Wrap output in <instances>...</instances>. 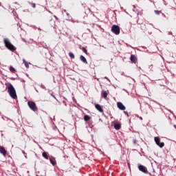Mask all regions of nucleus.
Masks as SVG:
<instances>
[{"mask_svg":"<svg viewBox=\"0 0 176 176\" xmlns=\"http://www.w3.org/2000/svg\"><path fill=\"white\" fill-rule=\"evenodd\" d=\"M8 89V93H9L11 98H13V100H16L17 98V94H16V89H14V87L12 84H10Z\"/></svg>","mask_w":176,"mask_h":176,"instance_id":"nucleus-1","label":"nucleus"},{"mask_svg":"<svg viewBox=\"0 0 176 176\" xmlns=\"http://www.w3.org/2000/svg\"><path fill=\"white\" fill-rule=\"evenodd\" d=\"M3 42L6 47H7L8 50H10L11 52H16V47L10 43L9 38H4Z\"/></svg>","mask_w":176,"mask_h":176,"instance_id":"nucleus-2","label":"nucleus"},{"mask_svg":"<svg viewBox=\"0 0 176 176\" xmlns=\"http://www.w3.org/2000/svg\"><path fill=\"white\" fill-rule=\"evenodd\" d=\"M111 32L113 34H115V35H119V34H120V27L118 25H113L111 27Z\"/></svg>","mask_w":176,"mask_h":176,"instance_id":"nucleus-3","label":"nucleus"},{"mask_svg":"<svg viewBox=\"0 0 176 176\" xmlns=\"http://www.w3.org/2000/svg\"><path fill=\"white\" fill-rule=\"evenodd\" d=\"M28 105L29 108H30V109L32 111H33L34 112H36V111H38V107H36V104H35L34 102L28 101Z\"/></svg>","mask_w":176,"mask_h":176,"instance_id":"nucleus-4","label":"nucleus"},{"mask_svg":"<svg viewBox=\"0 0 176 176\" xmlns=\"http://www.w3.org/2000/svg\"><path fill=\"white\" fill-rule=\"evenodd\" d=\"M154 141L157 146H159L160 148H163L164 146V142H160V138L155 137L154 138Z\"/></svg>","mask_w":176,"mask_h":176,"instance_id":"nucleus-5","label":"nucleus"},{"mask_svg":"<svg viewBox=\"0 0 176 176\" xmlns=\"http://www.w3.org/2000/svg\"><path fill=\"white\" fill-rule=\"evenodd\" d=\"M138 168H139L140 171H142V173H144L145 174H146V173H148V169L146 168V167H145L143 165H139Z\"/></svg>","mask_w":176,"mask_h":176,"instance_id":"nucleus-6","label":"nucleus"},{"mask_svg":"<svg viewBox=\"0 0 176 176\" xmlns=\"http://www.w3.org/2000/svg\"><path fill=\"white\" fill-rule=\"evenodd\" d=\"M117 107L120 111H124L126 109V107L123 105V103L121 102H117Z\"/></svg>","mask_w":176,"mask_h":176,"instance_id":"nucleus-7","label":"nucleus"},{"mask_svg":"<svg viewBox=\"0 0 176 176\" xmlns=\"http://www.w3.org/2000/svg\"><path fill=\"white\" fill-rule=\"evenodd\" d=\"M130 60L134 64H135V63H137V57L135 56V55L131 54V57H130Z\"/></svg>","mask_w":176,"mask_h":176,"instance_id":"nucleus-8","label":"nucleus"},{"mask_svg":"<svg viewBox=\"0 0 176 176\" xmlns=\"http://www.w3.org/2000/svg\"><path fill=\"white\" fill-rule=\"evenodd\" d=\"M108 92L109 91H102L101 97L103 98H107V97H108Z\"/></svg>","mask_w":176,"mask_h":176,"instance_id":"nucleus-9","label":"nucleus"},{"mask_svg":"<svg viewBox=\"0 0 176 176\" xmlns=\"http://www.w3.org/2000/svg\"><path fill=\"white\" fill-rule=\"evenodd\" d=\"M0 153L3 156H6V149L3 146H0Z\"/></svg>","mask_w":176,"mask_h":176,"instance_id":"nucleus-10","label":"nucleus"},{"mask_svg":"<svg viewBox=\"0 0 176 176\" xmlns=\"http://www.w3.org/2000/svg\"><path fill=\"white\" fill-rule=\"evenodd\" d=\"M95 108L99 111V112H104V109H102V107H101V105L96 104H95Z\"/></svg>","mask_w":176,"mask_h":176,"instance_id":"nucleus-11","label":"nucleus"},{"mask_svg":"<svg viewBox=\"0 0 176 176\" xmlns=\"http://www.w3.org/2000/svg\"><path fill=\"white\" fill-rule=\"evenodd\" d=\"M80 60L84 63V64H87V60H86V58L83 56V55L80 56Z\"/></svg>","mask_w":176,"mask_h":176,"instance_id":"nucleus-12","label":"nucleus"},{"mask_svg":"<svg viewBox=\"0 0 176 176\" xmlns=\"http://www.w3.org/2000/svg\"><path fill=\"white\" fill-rule=\"evenodd\" d=\"M90 119H91V117L89 115H85L84 116V120L85 122H89V120H90Z\"/></svg>","mask_w":176,"mask_h":176,"instance_id":"nucleus-13","label":"nucleus"},{"mask_svg":"<svg viewBox=\"0 0 176 176\" xmlns=\"http://www.w3.org/2000/svg\"><path fill=\"white\" fill-rule=\"evenodd\" d=\"M42 156H43V157H44V159H46L47 160H49V155H47V152H43L42 153Z\"/></svg>","mask_w":176,"mask_h":176,"instance_id":"nucleus-14","label":"nucleus"},{"mask_svg":"<svg viewBox=\"0 0 176 176\" xmlns=\"http://www.w3.org/2000/svg\"><path fill=\"white\" fill-rule=\"evenodd\" d=\"M23 63L25 65V68L27 69L30 68V66L28 65V62H27L25 59H23Z\"/></svg>","mask_w":176,"mask_h":176,"instance_id":"nucleus-15","label":"nucleus"},{"mask_svg":"<svg viewBox=\"0 0 176 176\" xmlns=\"http://www.w3.org/2000/svg\"><path fill=\"white\" fill-rule=\"evenodd\" d=\"M120 124H114V129H116V130H120Z\"/></svg>","mask_w":176,"mask_h":176,"instance_id":"nucleus-16","label":"nucleus"},{"mask_svg":"<svg viewBox=\"0 0 176 176\" xmlns=\"http://www.w3.org/2000/svg\"><path fill=\"white\" fill-rule=\"evenodd\" d=\"M50 162L52 166H56V160L50 158Z\"/></svg>","mask_w":176,"mask_h":176,"instance_id":"nucleus-17","label":"nucleus"},{"mask_svg":"<svg viewBox=\"0 0 176 176\" xmlns=\"http://www.w3.org/2000/svg\"><path fill=\"white\" fill-rule=\"evenodd\" d=\"M10 72H12V74H14V72H16V69H14V67L10 66L9 68Z\"/></svg>","mask_w":176,"mask_h":176,"instance_id":"nucleus-18","label":"nucleus"},{"mask_svg":"<svg viewBox=\"0 0 176 176\" xmlns=\"http://www.w3.org/2000/svg\"><path fill=\"white\" fill-rule=\"evenodd\" d=\"M69 56L70 58H75V55L72 52H69Z\"/></svg>","mask_w":176,"mask_h":176,"instance_id":"nucleus-19","label":"nucleus"},{"mask_svg":"<svg viewBox=\"0 0 176 176\" xmlns=\"http://www.w3.org/2000/svg\"><path fill=\"white\" fill-rule=\"evenodd\" d=\"M28 3L30 4V6H32V8H33V9H35V8H36V6L35 3H31V2H30V1L28 2Z\"/></svg>","mask_w":176,"mask_h":176,"instance_id":"nucleus-20","label":"nucleus"},{"mask_svg":"<svg viewBox=\"0 0 176 176\" xmlns=\"http://www.w3.org/2000/svg\"><path fill=\"white\" fill-rule=\"evenodd\" d=\"M82 52H84V53H85V54H87V55L89 54L87 53V50H86V48L85 47H82Z\"/></svg>","mask_w":176,"mask_h":176,"instance_id":"nucleus-21","label":"nucleus"},{"mask_svg":"<svg viewBox=\"0 0 176 176\" xmlns=\"http://www.w3.org/2000/svg\"><path fill=\"white\" fill-rule=\"evenodd\" d=\"M154 13L155 14H157V16H159V14H160V13H162V11H159V10H155Z\"/></svg>","mask_w":176,"mask_h":176,"instance_id":"nucleus-22","label":"nucleus"},{"mask_svg":"<svg viewBox=\"0 0 176 176\" xmlns=\"http://www.w3.org/2000/svg\"><path fill=\"white\" fill-rule=\"evenodd\" d=\"M41 89H44L45 90H46V87H45V85H41Z\"/></svg>","mask_w":176,"mask_h":176,"instance_id":"nucleus-23","label":"nucleus"},{"mask_svg":"<svg viewBox=\"0 0 176 176\" xmlns=\"http://www.w3.org/2000/svg\"><path fill=\"white\" fill-rule=\"evenodd\" d=\"M133 144H134V145H135V144H137L135 139H133Z\"/></svg>","mask_w":176,"mask_h":176,"instance_id":"nucleus-24","label":"nucleus"},{"mask_svg":"<svg viewBox=\"0 0 176 176\" xmlns=\"http://www.w3.org/2000/svg\"><path fill=\"white\" fill-rule=\"evenodd\" d=\"M124 113H125V115H127V116H129V113H127V111H124Z\"/></svg>","mask_w":176,"mask_h":176,"instance_id":"nucleus-25","label":"nucleus"},{"mask_svg":"<svg viewBox=\"0 0 176 176\" xmlns=\"http://www.w3.org/2000/svg\"><path fill=\"white\" fill-rule=\"evenodd\" d=\"M104 79H107V80H109V82H111V80H109V78H108V77H104Z\"/></svg>","mask_w":176,"mask_h":176,"instance_id":"nucleus-26","label":"nucleus"},{"mask_svg":"<svg viewBox=\"0 0 176 176\" xmlns=\"http://www.w3.org/2000/svg\"><path fill=\"white\" fill-rule=\"evenodd\" d=\"M63 104H65V107H67V103H65V101H63Z\"/></svg>","mask_w":176,"mask_h":176,"instance_id":"nucleus-27","label":"nucleus"},{"mask_svg":"<svg viewBox=\"0 0 176 176\" xmlns=\"http://www.w3.org/2000/svg\"><path fill=\"white\" fill-rule=\"evenodd\" d=\"M171 32H168V35H171Z\"/></svg>","mask_w":176,"mask_h":176,"instance_id":"nucleus-28","label":"nucleus"},{"mask_svg":"<svg viewBox=\"0 0 176 176\" xmlns=\"http://www.w3.org/2000/svg\"><path fill=\"white\" fill-rule=\"evenodd\" d=\"M66 14H67V16H69V14H68V13H66Z\"/></svg>","mask_w":176,"mask_h":176,"instance_id":"nucleus-29","label":"nucleus"},{"mask_svg":"<svg viewBox=\"0 0 176 176\" xmlns=\"http://www.w3.org/2000/svg\"><path fill=\"white\" fill-rule=\"evenodd\" d=\"M2 119H3V120H5V118L3 117H2Z\"/></svg>","mask_w":176,"mask_h":176,"instance_id":"nucleus-30","label":"nucleus"},{"mask_svg":"<svg viewBox=\"0 0 176 176\" xmlns=\"http://www.w3.org/2000/svg\"><path fill=\"white\" fill-rule=\"evenodd\" d=\"M175 129H176V125H174Z\"/></svg>","mask_w":176,"mask_h":176,"instance_id":"nucleus-31","label":"nucleus"},{"mask_svg":"<svg viewBox=\"0 0 176 176\" xmlns=\"http://www.w3.org/2000/svg\"><path fill=\"white\" fill-rule=\"evenodd\" d=\"M133 8H135V6H133Z\"/></svg>","mask_w":176,"mask_h":176,"instance_id":"nucleus-32","label":"nucleus"},{"mask_svg":"<svg viewBox=\"0 0 176 176\" xmlns=\"http://www.w3.org/2000/svg\"><path fill=\"white\" fill-rule=\"evenodd\" d=\"M162 16H166V15H164L163 13H162Z\"/></svg>","mask_w":176,"mask_h":176,"instance_id":"nucleus-33","label":"nucleus"},{"mask_svg":"<svg viewBox=\"0 0 176 176\" xmlns=\"http://www.w3.org/2000/svg\"><path fill=\"white\" fill-rule=\"evenodd\" d=\"M140 119H141V120H142V117H140Z\"/></svg>","mask_w":176,"mask_h":176,"instance_id":"nucleus-34","label":"nucleus"},{"mask_svg":"<svg viewBox=\"0 0 176 176\" xmlns=\"http://www.w3.org/2000/svg\"><path fill=\"white\" fill-rule=\"evenodd\" d=\"M169 112H170L171 113H173V112H171V111H169Z\"/></svg>","mask_w":176,"mask_h":176,"instance_id":"nucleus-35","label":"nucleus"},{"mask_svg":"<svg viewBox=\"0 0 176 176\" xmlns=\"http://www.w3.org/2000/svg\"><path fill=\"white\" fill-rule=\"evenodd\" d=\"M64 12H67V10H65Z\"/></svg>","mask_w":176,"mask_h":176,"instance_id":"nucleus-36","label":"nucleus"},{"mask_svg":"<svg viewBox=\"0 0 176 176\" xmlns=\"http://www.w3.org/2000/svg\"><path fill=\"white\" fill-rule=\"evenodd\" d=\"M123 90H124V91H126L125 89H123Z\"/></svg>","mask_w":176,"mask_h":176,"instance_id":"nucleus-37","label":"nucleus"}]
</instances>
